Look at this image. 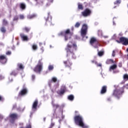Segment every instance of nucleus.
I'll return each mask as SVG.
<instances>
[{
    "label": "nucleus",
    "mask_w": 128,
    "mask_h": 128,
    "mask_svg": "<svg viewBox=\"0 0 128 128\" xmlns=\"http://www.w3.org/2000/svg\"><path fill=\"white\" fill-rule=\"evenodd\" d=\"M78 46L76 44L73 43L72 42H69L65 48L66 52L67 58H76V54H74V50H76Z\"/></svg>",
    "instance_id": "nucleus-1"
},
{
    "label": "nucleus",
    "mask_w": 128,
    "mask_h": 128,
    "mask_svg": "<svg viewBox=\"0 0 128 128\" xmlns=\"http://www.w3.org/2000/svg\"><path fill=\"white\" fill-rule=\"evenodd\" d=\"M74 122L77 126H81L82 128H88V126L84 124V118L82 116L78 114L74 116Z\"/></svg>",
    "instance_id": "nucleus-2"
},
{
    "label": "nucleus",
    "mask_w": 128,
    "mask_h": 128,
    "mask_svg": "<svg viewBox=\"0 0 128 128\" xmlns=\"http://www.w3.org/2000/svg\"><path fill=\"white\" fill-rule=\"evenodd\" d=\"M72 32L70 29H67L65 31H62L58 34V36H64L65 42L68 40L69 38H70V36Z\"/></svg>",
    "instance_id": "nucleus-3"
},
{
    "label": "nucleus",
    "mask_w": 128,
    "mask_h": 128,
    "mask_svg": "<svg viewBox=\"0 0 128 128\" xmlns=\"http://www.w3.org/2000/svg\"><path fill=\"white\" fill-rule=\"evenodd\" d=\"M42 59L38 61L37 65L33 69L34 72H36V74H40L42 70V66L44 64L42 63Z\"/></svg>",
    "instance_id": "nucleus-4"
},
{
    "label": "nucleus",
    "mask_w": 128,
    "mask_h": 128,
    "mask_svg": "<svg viewBox=\"0 0 128 128\" xmlns=\"http://www.w3.org/2000/svg\"><path fill=\"white\" fill-rule=\"evenodd\" d=\"M122 94H124V88H120V89H116L114 90L112 94V96L117 98H120V96H122Z\"/></svg>",
    "instance_id": "nucleus-5"
},
{
    "label": "nucleus",
    "mask_w": 128,
    "mask_h": 128,
    "mask_svg": "<svg viewBox=\"0 0 128 128\" xmlns=\"http://www.w3.org/2000/svg\"><path fill=\"white\" fill-rule=\"evenodd\" d=\"M118 44H122L123 46H128V38L126 37H120L119 40H116Z\"/></svg>",
    "instance_id": "nucleus-6"
},
{
    "label": "nucleus",
    "mask_w": 128,
    "mask_h": 128,
    "mask_svg": "<svg viewBox=\"0 0 128 128\" xmlns=\"http://www.w3.org/2000/svg\"><path fill=\"white\" fill-rule=\"evenodd\" d=\"M88 27L86 24H83L81 28V36H85L88 34Z\"/></svg>",
    "instance_id": "nucleus-7"
},
{
    "label": "nucleus",
    "mask_w": 128,
    "mask_h": 128,
    "mask_svg": "<svg viewBox=\"0 0 128 128\" xmlns=\"http://www.w3.org/2000/svg\"><path fill=\"white\" fill-rule=\"evenodd\" d=\"M66 92V87L64 85L61 86L60 90L57 92V94L59 96H62Z\"/></svg>",
    "instance_id": "nucleus-8"
},
{
    "label": "nucleus",
    "mask_w": 128,
    "mask_h": 128,
    "mask_svg": "<svg viewBox=\"0 0 128 128\" xmlns=\"http://www.w3.org/2000/svg\"><path fill=\"white\" fill-rule=\"evenodd\" d=\"M82 14L83 16H89L90 14H92V10L86 8L84 12H82Z\"/></svg>",
    "instance_id": "nucleus-9"
},
{
    "label": "nucleus",
    "mask_w": 128,
    "mask_h": 128,
    "mask_svg": "<svg viewBox=\"0 0 128 128\" xmlns=\"http://www.w3.org/2000/svg\"><path fill=\"white\" fill-rule=\"evenodd\" d=\"M52 16H50V12L48 13V17L46 19V26H54V24L52 22Z\"/></svg>",
    "instance_id": "nucleus-10"
},
{
    "label": "nucleus",
    "mask_w": 128,
    "mask_h": 128,
    "mask_svg": "<svg viewBox=\"0 0 128 128\" xmlns=\"http://www.w3.org/2000/svg\"><path fill=\"white\" fill-rule=\"evenodd\" d=\"M8 62V58H6V55H0V62L4 64Z\"/></svg>",
    "instance_id": "nucleus-11"
},
{
    "label": "nucleus",
    "mask_w": 128,
    "mask_h": 128,
    "mask_svg": "<svg viewBox=\"0 0 128 128\" xmlns=\"http://www.w3.org/2000/svg\"><path fill=\"white\" fill-rule=\"evenodd\" d=\"M28 94V89L26 88H24L18 94V96H24Z\"/></svg>",
    "instance_id": "nucleus-12"
},
{
    "label": "nucleus",
    "mask_w": 128,
    "mask_h": 128,
    "mask_svg": "<svg viewBox=\"0 0 128 128\" xmlns=\"http://www.w3.org/2000/svg\"><path fill=\"white\" fill-rule=\"evenodd\" d=\"M38 100H36L33 102L32 106V110H36V108H38Z\"/></svg>",
    "instance_id": "nucleus-13"
},
{
    "label": "nucleus",
    "mask_w": 128,
    "mask_h": 128,
    "mask_svg": "<svg viewBox=\"0 0 128 128\" xmlns=\"http://www.w3.org/2000/svg\"><path fill=\"white\" fill-rule=\"evenodd\" d=\"M64 64L65 65L66 68H70L72 66V63L70 61V60H68L66 61H64Z\"/></svg>",
    "instance_id": "nucleus-14"
},
{
    "label": "nucleus",
    "mask_w": 128,
    "mask_h": 128,
    "mask_svg": "<svg viewBox=\"0 0 128 128\" xmlns=\"http://www.w3.org/2000/svg\"><path fill=\"white\" fill-rule=\"evenodd\" d=\"M108 90V86H104L101 89L100 92V94H104L106 93V90Z\"/></svg>",
    "instance_id": "nucleus-15"
},
{
    "label": "nucleus",
    "mask_w": 128,
    "mask_h": 128,
    "mask_svg": "<svg viewBox=\"0 0 128 128\" xmlns=\"http://www.w3.org/2000/svg\"><path fill=\"white\" fill-rule=\"evenodd\" d=\"M10 118L14 120H18V115L17 114L13 113L10 115Z\"/></svg>",
    "instance_id": "nucleus-16"
},
{
    "label": "nucleus",
    "mask_w": 128,
    "mask_h": 128,
    "mask_svg": "<svg viewBox=\"0 0 128 128\" xmlns=\"http://www.w3.org/2000/svg\"><path fill=\"white\" fill-rule=\"evenodd\" d=\"M91 46H94L95 48H98V46H100V42L98 40L96 41V42H95L94 44H92Z\"/></svg>",
    "instance_id": "nucleus-17"
},
{
    "label": "nucleus",
    "mask_w": 128,
    "mask_h": 128,
    "mask_svg": "<svg viewBox=\"0 0 128 128\" xmlns=\"http://www.w3.org/2000/svg\"><path fill=\"white\" fill-rule=\"evenodd\" d=\"M117 68L118 65L114 64L110 66L109 70L110 72H112V70H116Z\"/></svg>",
    "instance_id": "nucleus-18"
},
{
    "label": "nucleus",
    "mask_w": 128,
    "mask_h": 128,
    "mask_svg": "<svg viewBox=\"0 0 128 128\" xmlns=\"http://www.w3.org/2000/svg\"><path fill=\"white\" fill-rule=\"evenodd\" d=\"M52 106L54 108H55V110H56L57 108H60V105L58 104H56L54 102H52Z\"/></svg>",
    "instance_id": "nucleus-19"
},
{
    "label": "nucleus",
    "mask_w": 128,
    "mask_h": 128,
    "mask_svg": "<svg viewBox=\"0 0 128 128\" xmlns=\"http://www.w3.org/2000/svg\"><path fill=\"white\" fill-rule=\"evenodd\" d=\"M20 8L22 10H26V6L24 3H20Z\"/></svg>",
    "instance_id": "nucleus-20"
},
{
    "label": "nucleus",
    "mask_w": 128,
    "mask_h": 128,
    "mask_svg": "<svg viewBox=\"0 0 128 128\" xmlns=\"http://www.w3.org/2000/svg\"><path fill=\"white\" fill-rule=\"evenodd\" d=\"M114 62H115L112 59H108L106 62V64H114Z\"/></svg>",
    "instance_id": "nucleus-21"
},
{
    "label": "nucleus",
    "mask_w": 128,
    "mask_h": 128,
    "mask_svg": "<svg viewBox=\"0 0 128 128\" xmlns=\"http://www.w3.org/2000/svg\"><path fill=\"white\" fill-rule=\"evenodd\" d=\"M18 68L17 70H22L24 68V65L22 64H18L17 65Z\"/></svg>",
    "instance_id": "nucleus-22"
},
{
    "label": "nucleus",
    "mask_w": 128,
    "mask_h": 128,
    "mask_svg": "<svg viewBox=\"0 0 128 128\" xmlns=\"http://www.w3.org/2000/svg\"><path fill=\"white\" fill-rule=\"evenodd\" d=\"M98 40H96V38L92 37V38H90V44H94V42H97Z\"/></svg>",
    "instance_id": "nucleus-23"
},
{
    "label": "nucleus",
    "mask_w": 128,
    "mask_h": 128,
    "mask_svg": "<svg viewBox=\"0 0 128 128\" xmlns=\"http://www.w3.org/2000/svg\"><path fill=\"white\" fill-rule=\"evenodd\" d=\"M20 36L21 38L23 40H28V36H25L23 34H20Z\"/></svg>",
    "instance_id": "nucleus-24"
},
{
    "label": "nucleus",
    "mask_w": 128,
    "mask_h": 128,
    "mask_svg": "<svg viewBox=\"0 0 128 128\" xmlns=\"http://www.w3.org/2000/svg\"><path fill=\"white\" fill-rule=\"evenodd\" d=\"M27 18L29 20H32V18H36V14H29L27 16Z\"/></svg>",
    "instance_id": "nucleus-25"
},
{
    "label": "nucleus",
    "mask_w": 128,
    "mask_h": 128,
    "mask_svg": "<svg viewBox=\"0 0 128 128\" xmlns=\"http://www.w3.org/2000/svg\"><path fill=\"white\" fill-rule=\"evenodd\" d=\"M68 99L71 102H72L74 100V96L72 94L69 95L68 97Z\"/></svg>",
    "instance_id": "nucleus-26"
},
{
    "label": "nucleus",
    "mask_w": 128,
    "mask_h": 128,
    "mask_svg": "<svg viewBox=\"0 0 128 128\" xmlns=\"http://www.w3.org/2000/svg\"><path fill=\"white\" fill-rule=\"evenodd\" d=\"M2 24L3 26H8V20L6 19H3L2 21Z\"/></svg>",
    "instance_id": "nucleus-27"
},
{
    "label": "nucleus",
    "mask_w": 128,
    "mask_h": 128,
    "mask_svg": "<svg viewBox=\"0 0 128 128\" xmlns=\"http://www.w3.org/2000/svg\"><path fill=\"white\" fill-rule=\"evenodd\" d=\"M0 30L1 32H2V34H6V27L2 26L0 28Z\"/></svg>",
    "instance_id": "nucleus-28"
},
{
    "label": "nucleus",
    "mask_w": 128,
    "mask_h": 128,
    "mask_svg": "<svg viewBox=\"0 0 128 128\" xmlns=\"http://www.w3.org/2000/svg\"><path fill=\"white\" fill-rule=\"evenodd\" d=\"M10 76H18V72H16V70H13L10 73Z\"/></svg>",
    "instance_id": "nucleus-29"
},
{
    "label": "nucleus",
    "mask_w": 128,
    "mask_h": 128,
    "mask_svg": "<svg viewBox=\"0 0 128 128\" xmlns=\"http://www.w3.org/2000/svg\"><path fill=\"white\" fill-rule=\"evenodd\" d=\"M78 9L82 10H84V6H82V4L80 3H78Z\"/></svg>",
    "instance_id": "nucleus-30"
},
{
    "label": "nucleus",
    "mask_w": 128,
    "mask_h": 128,
    "mask_svg": "<svg viewBox=\"0 0 128 128\" xmlns=\"http://www.w3.org/2000/svg\"><path fill=\"white\" fill-rule=\"evenodd\" d=\"M32 48L33 50H38V45H36V44H32Z\"/></svg>",
    "instance_id": "nucleus-31"
},
{
    "label": "nucleus",
    "mask_w": 128,
    "mask_h": 128,
    "mask_svg": "<svg viewBox=\"0 0 128 128\" xmlns=\"http://www.w3.org/2000/svg\"><path fill=\"white\" fill-rule=\"evenodd\" d=\"M104 52L100 51L99 52H98V56H104Z\"/></svg>",
    "instance_id": "nucleus-32"
},
{
    "label": "nucleus",
    "mask_w": 128,
    "mask_h": 128,
    "mask_svg": "<svg viewBox=\"0 0 128 128\" xmlns=\"http://www.w3.org/2000/svg\"><path fill=\"white\" fill-rule=\"evenodd\" d=\"M24 30H25V32H28L30 30V28L28 27H25L23 28Z\"/></svg>",
    "instance_id": "nucleus-33"
},
{
    "label": "nucleus",
    "mask_w": 128,
    "mask_h": 128,
    "mask_svg": "<svg viewBox=\"0 0 128 128\" xmlns=\"http://www.w3.org/2000/svg\"><path fill=\"white\" fill-rule=\"evenodd\" d=\"M52 2H54V0H48L46 6H50V4H52Z\"/></svg>",
    "instance_id": "nucleus-34"
},
{
    "label": "nucleus",
    "mask_w": 128,
    "mask_h": 128,
    "mask_svg": "<svg viewBox=\"0 0 128 128\" xmlns=\"http://www.w3.org/2000/svg\"><path fill=\"white\" fill-rule=\"evenodd\" d=\"M80 23L79 22H76V24L74 25V27L78 28H80Z\"/></svg>",
    "instance_id": "nucleus-35"
},
{
    "label": "nucleus",
    "mask_w": 128,
    "mask_h": 128,
    "mask_svg": "<svg viewBox=\"0 0 128 128\" xmlns=\"http://www.w3.org/2000/svg\"><path fill=\"white\" fill-rule=\"evenodd\" d=\"M122 2V0H116L115 2H114V4H120Z\"/></svg>",
    "instance_id": "nucleus-36"
},
{
    "label": "nucleus",
    "mask_w": 128,
    "mask_h": 128,
    "mask_svg": "<svg viewBox=\"0 0 128 128\" xmlns=\"http://www.w3.org/2000/svg\"><path fill=\"white\" fill-rule=\"evenodd\" d=\"M48 70H54V66L50 65L48 67Z\"/></svg>",
    "instance_id": "nucleus-37"
},
{
    "label": "nucleus",
    "mask_w": 128,
    "mask_h": 128,
    "mask_svg": "<svg viewBox=\"0 0 128 128\" xmlns=\"http://www.w3.org/2000/svg\"><path fill=\"white\" fill-rule=\"evenodd\" d=\"M58 80V79L56 77H53L52 79V82H56Z\"/></svg>",
    "instance_id": "nucleus-38"
},
{
    "label": "nucleus",
    "mask_w": 128,
    "mask_h": 128,
    "mask_svg": "<svg viewBox=\"0 0 128 128\" xmlns=\"http://www.w3.org/2000/svg\"><path fill=\"white\" fill-rule=\"evenodd\" d=\"M124 80H128V74H124Z\"/></svg>",
    "instance_id": "nucleus-39"
},
{
    "label": "nucleus",
    "mask_w": 128,
    "mask_h": 128,
    "mask_svg": "<svg viewBox=\"0 0 128 128\" xmlns=\"http://www.w3.org/2000/svg\"><path fill=\"white\" fill-rule=\"evenodd\" d=\"M4 98L0 95V102H4Z\"/></svg>",
    "instance_id": "nucleus-40"
},
{
    "label": "nucleus",
    "mask_w": 128,
    "mask_h": 128,
    "mask_svg": "<svg viewBox=\"0 0 128 128\" xmlns=\"http://www.w3.org/2000/svg\"><path fill=\"white\" fill-rule=\"evenodd\" d=\"M6 54L7 56H10V54H12V52L10 51H8L6 52Z\"/></svg>",
    "instance_id": "nucleus-41"
},
{
    "label": "nucleus",
    "mask_w": 128,
    "mask_h": 128,
    "mask_svg": "<svg viewBox=\"0 0 128 128\" xmlns=\"http://www.w3.org/2000/svg\"><path fill=\"white\" fill-rule=\"evenodd\" d=\"M92 64H98V62L96 61V60H91Z\"/></svg>",
    "instance_id": "nucleus-42"
},
{
    "label": "nucleus",
    "mask_w": 128,
    "mask_h": 128,
    "mask_svg": "<svg viewBox=\"0 0 128 128\" xmlns=\"http://www.w3.org/2000/svg\"><path fill=\"white\" fill-rule=\"evenodd\" d=\"M18 20V16H15L13 19V20Z\"/></svg>",
    "instance_id": "nucleus-43"
},
{
    "label": "nucleus",
    "mask_w": 128,
    "mask_h": 128,
    "mask_svg": "<svg viewBox=\"0 0 128 128\" xmlns=\"http://www.w3.org/2000/svg\"><path fill=\"white\" fill-rule=\"evenodd\" d=\"M118 66H119V68H122V63L119 62L118 64Z\"/></svg>",
    "instance_id": "nucleus-44"
},
{
    "label": "nucleus",
    "mask_w": 128,
    "mask_h": 128,
    "mask_svg": "<svg viewBox=\"0 0 128 128\" xmlns=\"http://www.w3.org/2000/svg\"><path fill=\"white\" fill-rule=\"evenodd\" d=\"M36 78V76L34 74H32V80H34V79Z\"/></svg>",
    "instance_id": "nucleus-45"
},
{
    "label": "nucleus",
    "mask_w": 128,
    "mask_h": 128,
    "mask_svg": "<svg viewBox=\"0 0 128 128\" xmlns=\"http://www.w3.org/2000/svg\"><path fill=\"white\" fill-rule=\"evenodd\" d=\"M26 128H32V124H28L26 126Z\"/></svg>",
    "instance_id": "nucleus-46"
},
{
    "label": "nucleus",
    "mask_w": 128,
    "mask_h": 128,
    "mask_svg": "<svg viewBox=\"0 0 128 128\" xmlns=\"http://www.w3.org/2000/svg\"><path fill=\"white\" fill-rule=\"evenodd\" d=\"M112 56H116V51L114 50L112 51Z\"/></svg>",
    "instance_id": "nucleus-47"
},
{
    "label": "nucleus",
    "mask_w": 128,
    "mask_h": 128,
    "mask_svg": "<svg viewBox=\"0 0 128 128\" xmlns=\"http://www.w3.org/2000/svg\"><path fill=\"white\" fill-rule=\"evenodd\" d=\"M20 20H24V15H20Z\"/></svg>",
    "instance_id": "nucleus-48"
},
{
    "label": "nucleus",
    "mask_w": 128,
    "mask_h": 128,
    "mask_svg": "<svg viewBox=\"0 0 128 128\" xmlns=\"http://www.w3.org/2000/svg\"><path fill=\"white\" fill-rule=\"evenodd\" d=\"M17 108L16 104H15L12 106V110H14L15 108Z\"/></svg>",
    "instance_id": "nucleus-49"
},
{
    "label": "nucleus",
    "mask_w": 128,
    "mask_h": 128,
    "mask_svg": "<svg viewBox=\"0 0 128 128\" xmlns=\"http://www.w3.org/2000/svg\"><path fill=\"white\" fill-rule=\"evenodd\" d=\"M54 126V122H52L51 124H50V126L52 128Z\"/></svg>",
    "instance_id": "nucleus-50"
},
{
    "label": "nucleus",
    "mask_w": 128,
    "mask_h": 128,
    "mask_svg": "<svg viewBox=\"0 0 128 128\" xmlns=\"http://www.w3.org/2000/svg\"><path fill=\"white\" fill-rule=\"evenodd\" d=\"M118 36H124V34H122V32H120L118 34Z\"/></svg>",
    "instance_id": "nucleus-51"
},
{
    "label": "nucleus",
    "mask_w": 128,
    "mask_h": 128,
    "mask_svg": "<svg viewBox=\"0 0 128 128\" xmlns=\"http://www.w3.org/2000/svg\"><path fill=\"white\" fill-rule=\"evenodd\" d=\"M96 64L97 66H102V64H98L97 62V64Z\"/></svg>",
    "instance_id": "nucleus-52"
},
{
    "label": "nucleus",
    "mask_w": 128,
    "mask_h": 128,
    "mask_svg": "<svg viewBox=\"0 0 128 128\" xmlns=\"http://www.w3.org/2000/svg\"><path fill=\"white\" fill-rule=\"evenodd\" d=\"M107 100H108V102H110V101L112 100V99H110V98H108L107 99Z\"/></svg>",
    "instance_id": "nucleus-53"
},
{
    "label": "nucleus",
    "mask_w": 128,
    "mask_h": 128,
    "mask_svg": "<svg viewBox=\"0 0 128 128\" xmlns=\"http://www.w3.org/2000/svg\"><path fill=\"white\" fill-rule=\"evenodd\" d=\"M40 50H42V52H44V47H42Z\"/></svg>",
    "instance_id": "nucleus-54"
},
{
    "label": "nucleus",
    "mask_w": 128,
    "mask_h": 128,
    "mask_svg": "<svg viewBox=\"0 0 128 128\" xmlns=\"http://www.w3.org/2000/svg\"><path fill=\"white\" fill-rule=\"evenodd\" d=\"M42 42L39 43V45L40 46H42Z\"/></svg>",
    "instance_id": "nucleus-55"
},
{
    "label": "nucleus",
    "mask_w": 128,
    "mask_h": 128,
    "mask_svg": "<svg viewBox=\"0 0 128 128\" xmlns=\"http://www.w3.org/2000/svg\"><path fill=\"white\" fill-rule=\"evenodd\" d=\"M84 4H86V6H88V3H86V2H84Z\"/></svg>",
    "instance_id": "nucleus-56"
},
{
    "label": "nucleus",
    "mask_w": 128,
    "mask_h": 128,
    "mask_svg": "<svg viewBox=\"0 0 128 128\" xmlns=\"http://www.w3.org/2000/svg\"><path fill=\"white\" fill-rule=\"evenodd\" d=\"M78 111H75V114H78Z\"/></svg>",
    "instance_id": "nucleus-57"
},
{
    "label": "nucleus",
    "mask_w": 128,
    "mask_h": 128,
    "mask_svg": "<svg viewBox=\"0 0 128 128\" xmlns=\"http://www.w3.org/2000/svg\"><path fill=\"white\" fill-rule=\"evenodd\" d=\"M126 52H128V48H126Z\"/></svg>",
    "instance_id": "nucleus-58"
},
{
    "label": "nucleus",
    "mask_w": 128,
    "mask_h": 128,
    "mask_svg": "<svg viewBox=\"0 0 128 128\" xmlns=\"http://www.w3.org/2000/svg\"><path fill=\"white\" fill-rule=\"evenodd\" d=\"M48 128H52V127H50V126Z\"/></svg>",
    "instance_id": "nucleus-59"
},
{
    "label": "nucleus",
    "mask_w": 128,
    "mask_h": 128,
    "mask_svg": "<svg viewBox=\"0 0 128 128\" xmlns=\"http://www.w3.org/2000/svg\"><path fill=\"white\" fill-rule=\"evenodd\" d=\"M127 56H128V55H127Z\"/></svg>",
    "instance_id": "nucleus-60"
},
{
    "label": "nucleus",
    "mask_w": 128,
    "mask_h": 128,
    "mask_svg": "<svg viewBox=\"0 0 128 128\" xmlns=\"http://www.w3.org/2000/svg\"><path fill=\"white\" fill-rule=\"evenodd\" d=\"M0 78H2V76H0Z\"/></svg>",
    "instance_id": "nucleus-61"
},
{
    "label": "nucleus",
    "mask_w": 128,
    "mask_h": 128,
    "mask_svg": "<svg viewBox=\"0 0 128 128\" xmlns=\"http://www.w3.org/2000/svg\"><path fill=\"white\" fill-rule=\"evenodd\" d=\"M0 118H1V116H0Z\"/></svg>",
    "instance_id": "nucleus-62"
}]
</instances>
